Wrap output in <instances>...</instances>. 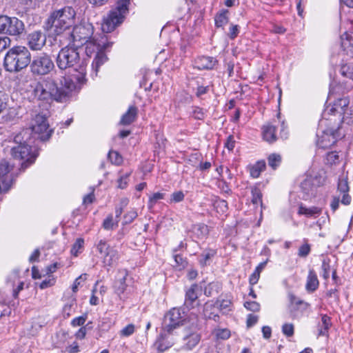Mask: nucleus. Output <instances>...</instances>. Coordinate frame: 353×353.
Wrapping results in <instances>:
<instances>
[{"label": "nucleus", "instance_id": "5fc2aeb1", "mask_svg": "<svg viewBox=\"0 0 353 353\" xmlns=\"http://www.w3.org/2000/svg\"><path fill=\"white\" fill-rule=\"evenodd\" d=\"M130 173L125 174L124 175H122L119 177V179L117 181L118 185L117 187L120 189H125L128 184V177L130 176Z\"/></svg>", "mask_w": 353, "mask_h": 353}, {"label": "nucleus", "instance_id": "5701e85b", "mask_svg": "<svg viewBox=\"0 0 353 353\" xmlns=\"http://www.w3.org/2000/svg\"><path fill=\"white\" fill-rule=\"evenodd\" d=\"M319 285V281L315 271L312 269L309 270L307 276L305 290L309 293L315 292Z\"/></svg>", "mask_w": 353, "mask_h": 353}, {"label": "nucleus", "instance_id": "bb28decb", "mask_svg": "<svg viewBox=\"0 0 353 353\" xmlns=\"http://www.w3.org/2000/svg\"><path fill=\"white\" fill-rule=\"evenodd\" d=\"M321 208L316 206L306 208L303 205H301L299 208L298 213L299 214L305 215L307 217H316L321 214Z\"/></svg>", "mask_w": 353, "mask_h": 353}, {"label": "nucleus", "instance_id": "4c0bfd02", "mask_svg": "<svg viewBox=\"0 0 353 353\" xmlns=\"http://www.w3.org/2000/svg\"><path fill=\"white\" fill-rule=\"evenodd\" d=\"M111 246L105 241L100 240L97 244V250L100 253L101 258L103 259V256L106 255V253L110 250Z\"/></svg>", "mask_w": 353, "mask_h": 353}, {"label": "nucleus", "instance_id": "f704fd0d", "mask_svg": "<svg viewBox=\"0 0 353 353\" xmlns=\"http://www.w3.org/2000/svg\"><path fill=\"white\" fill-rule=\"evenodd\" d=\"M84 245V240L81 238H79L72 245L70 252L74 256H77L79 253L82 252Z\"/></svg>", "mask_w": 353, "mask_h": 353}, {"label": "nucleus", "instance_id": "a19ab883", "mask_svg": "<svg viewBox=\"0 0 353 353\" xmlns=\"http://www.w3.org/2000/svg\"><path fill=\"white\" fill-rule=\"evenodd\" d=\"M340 72L344 77L353 81V65L349 64L343 65L340 69Z\"/></svg>", "mask_w": 353, "mask_h": 353}, {"label": "nucleus", "instance_id": "09e8293b", "mask_svg": "<svg viewBox=\"0 0 353 353\" xmlns=\"http://www.w3.org/2000/svg\"><path fill=\"white\" fill-rule=\"evenodd\" d=\"M214 251L203 252L200 256L199 263L201 265H205L208 263V261L214 256Z\"/></svg>", "mask_w": 353, "mask_h": 353}, {"label": "nucleus", "instance_id": "9b49d317", "mask_svg": "<svg viewBox=\"0 0 353 353\" xmlns=\"http://www.w3.org/2000/svg\"><path fill=\"white\" fill-rule=\"evenodd\" d=\"M25 30L22 21L17 17H10L6 15L0 16V33L11 36H19Z\"/></svg>", "mask_w": 353, "mask_h": 353}, {"label": "nucleus", "instance_id": "a211bd4d", "mask_svg": "<svg viewBox=\"0 0 353 353\" xmlns=\"http://www.w3.org/2000/svg\"><path fill=\"white\" fill-rule=\"evenodd\" d=\"M350 186L348 184L347 176H341L339 178L337 183V192L343 194L341 203L348 205L351 203V196L349 194Z\"/></svg>", "mask_w": 353, "mask_h": 353}, {"label": "nucleus", "instance_id": "7ed1b4c3", "mask_svg": "<svg viewBox=\"0 0 353 353\" xmlns=\"http://www.w3.org/2000/svg\"><path fill=\"white\" fill-rule=\"evenodd\" d=\"M30 59L31 54L26 46H16L6 52L3 66L8 72H19L30 64Z\"/></svg>", "mask_w": 353, "mask_h": 353}, {"label": "nucleus", "instance_id": "3c124183", "mask_svg": "<svg viewBox=\"0 0 353 353\" xmlns=\"http://www.w3.org/2000/svg\"><path fill=\"white\" fill-rule=\"evenodd\" d=\"M134 331H135V326H134V325L130 323V324H128L125 327H123L120 331V335L122 336L128 337V336H131L134 332Z\"/></svg>", "mask_w": 353, "mask_h": 353}, {"label": "nucleus", "instance_id": "8fccbe9b", "mask_svg": "<svg viewBox=\"0 0 353 353\" xmlns=\"http://www.w3.org/2000/svg\"><path fill=\"white\" fill-rule=\"evenodd\" d=\"M166 338V334H161V337L159 339L157 343H158V349L159 350L163 352L166 350L168 348L172 346V343L169 342L167 345L164 344V341Z\"/></svg>", "mask_w": 353, "mask_h": 353}, {"label": "nucleus", "instance_id": "393cba45", "mask_svg": "<svg viewBox=\"0 0 353 353\" xmlns=\"http://www.w3.org/2000/svg\"><path fill=\"white\" fill-rule=\"evenodd\" d=\"M137 114V108L134 105L130 106L127 112L121 117L120 124L123 125H128L131 124L136 120Z\"/></svg>", "mask_w": 353, "mask_h": 353}, {"label": "nucleus", "instance_id": "052dcab7", "mask_svg": "<svg viewBox=\"0 0 353 353\" xmlns=\"http://www.w3.org/2000/svg\"><path fill=\"white\" fill-rule=\"evenodd\" d=\"M87 279V274H83L77 278L72 285V290L74 292H76L78 290V287L80 285L81 281H85Z\"/></svg>", "mask_w": 353, "mask_h": 353}, {"label": "nucleus", "instance_id": "e433bc0d", "mask_svg": "<svg viewBox=\"0 0 353 353\" xmlns=\"http://www.w3.org/2000/svg\"><path fill=\"white\" fill-rule=\"evenodd\" d=\"M118 223L119 220L114 221L112 215L110 214L103 221V227L107 230H114L118 226Z\"/></svg>", "mask_w": 353, "mask_h": 353}, {"label": "nucleus", "instance_id": "f03ea898", "mask_svg": "<svg viewBox=\"0 0 353 353\" xmlns=\"http://www.w3.org/2000/svg\"><path fill=\"white\" fill-rule=\"evenodd\" d=\"M76 11L72 6H64L50 13L45 23L47 30L53 29L56 34H60L70 29L75 23Z\"/></svg>", "mask_w": 353, "mask_h": 353}, {"label": "nucleus", "instance_id": "f8f14e48", "mask_svg": "<svg viewBox=\"0 0 353 353\" xmlns=\"http://www.w3.org/2000/svg\"><path fill=\"white\" fill-rule=\"evenodd\" d=\"M32 132L37 134L38 139L41 141L48 140L52 133V130L50 129L47 118L42 114H37L34 118L32 125Z\"/></svg>", "mask_w": 353, "mask_h": 353}, {"label": "nucleus", "instance_id": "473e14b6", "mask_svg": "<svg viewBox=\"0 0 353 353\" xmlns=\"http://www.w3.org/2000/svg\"><path fill=\"white\" fill-rule=\"evenodd\" d=\"M265 168V162L258 161L250 169V174L253 178H258L262 171Z\"/></svg>", "mask_w": 353, "mask_h": 353}, {"label": "nucleus", "instance_id": "4d7b16f0", "mask_svg": "<svg viewBox=\"0 0 353 353\" xmlns=\"http://www.w3.org/2000/svg\"><path fill=\"white\" fill-rule=\"evenodd\" d=\"M87 319V314H84L78 317L74 318L71 321V325L73 327L82 326Z\"/></svg>", "mask_w": 353, "mask_h": 353}, {"label": "nucleus", "instance_id": "ddd939ff", "mask_svg": "<svg viewBox=\"0 0 353 353\" xmlns=\"http://www.w3.org/2000/svg\"><path fill=\"white\" fill-rule=\"evenodd\" d=\"M94 28L90 23H82L75 26L73 28L70 34L74 43H78L79 45H83L88 39L92 37Z\"/></svg>", "mask_w": 353, "mask_h": 353}, {"label": "nucleus", "instance_id": "f3484780", "mask_svg": "<svg viewBox=\"0 0 353 353\" xmlns=\"http://www.w3.org/2000/svg\"><path fill=\"white\" fill-rule=\"evenodd\" d=\"M201 340V336L199 333L196 332V327L191 329H185L183 341L184 347L186 350L193 349Z\"/></svg>", "mask_w": 353, "mask_h": 353}, {"label": "nucleus", "instance_id": "680f3d73", "mask_svg": "<svg viewBox=\"0 0 353 353\" xmlns=\"http://www.w3.org/2000/svg\"><path fill=\"white\" fill-rule=\"evenodd\" d=\"M239 33V26L238 25H232L230 28L228 37L231 39H235Z\"/></svg>", "mask_w": 353, "mask_h": 353}, {"label": "nucleus", "instance_id": "dca6fc26", "mask_svg": "<svg viewBox=\"0 0 353 353\" xmlns=\"http://www.w3.org/2000/svg\"><path fill=\"white\" fill-rule=\"evenodd\" d=\"M350 101L348 98L343 97L338 99L334 101L333 105L330 107H327L326 110L323 114V118H326L327 114H332L336 117L338 114V119L341 117V113L344 112L345 110L349 106Z\"/></svg>", "mask_w": 353, "mask_h": 353}, {"label": "nucleus", "instance_id": "2f4dec72", "mask_svg": "<svg viewBox=\"0 0 353 353\" xmlns=\"http://www.w3.org/2000/svg\"><path fill=\"white\" fill-rule=\"evenodd\" d=\"M221 290V285L218 283H209L204 290V294L207 296H212L217 294Z\"/></svg>", "mask_w": 353, "mask_h": 353}, {"label": "nucleus", "instance_id": "774afa93", "mask_svg": "<svg viewBox=\"0 0 353 353\" xmlns=\"http://www.w3.org/2000/svg\"><path fill=\"white\" fill-rule=\"evenodd\" d=\"M234 146L235 141L234 139V137L232 135H230L225 143V147L227 148L228 150L232 151Z\"/></svg>", "mask_w": 353, "mask_h": 353}, {"label": "nucleus", "instance_id": "69168bd1", "mask_svg": "<svg viewBox=\"0 0 353 353\" xmlns=\"http://www.w3.org/2000/svg\"><path fill=\"white\" fill-rule=\"evenodd\" d=\"M173 256L174 258V261H175L176 263L179 266H180L181 268L185 267L187 262L185 260L183 259V258L180 254H178L176 253H173Z\"/></svg>", "mask_w": 353, "mask_h": 353}, {"label": "nucleus", "instance_id": "cd10ccee", "mask_svg": "<svg viewBox=\"0 0 353 353\" xmlns=\"http://www.w3.org/2000/svg\"><path fill=\"white\" fill-rule=\"evenodd\" d=\"M203 315L206 319H213L215 321H218L219 316L215 313V307L212 303L207 302L204 305Z\"/></svg>", "mask_w": 353, "mask_h": 353}, {"label": "nucleus", "instance_id": "338daca9", "mask_svg": "<svg viewBox=\"0 0 353 353\" xmlns=\"http://www.w3.org/2000/svg\"><path fill=\"white\" fill-rule=\"evenodd\" d=\"M339 203H340V200H339V196H333L332 197L331 202H330V208L333 212H335L336 210H338V208L339 207Z\"/></svg>", "mask_w": 353, "mask_h": 353}, {"label": "nucleus", "instance_id": "864d4df0", "mask_svg": "<svg viewBox=\"0 0 353 353\" xmlns=\"http://www.w3.org/2000/svg\"><path fill=\"white\" fill-rule=\"evenodd\" d=\"M219 307L223 313H226L231 310L232 301L229 299H223L219 304Z\"/></svg>", "mask_w": 353, "mask_h": 353}, {"label": "nucleus", "instance_id": "0e129e2a", "mask_svg": "<svg viewBox=\"0 0 353 353\" xmlns=\"http://www.w3.org/2000/svg\"><path fill=\"white\" fill-rule=\"evenodd\" d=\"M7 103L6 95L3 92H0V114L6 108Z\"/></svg>", "mask_w": 353, "mask_h": 353}, {"label": "nucleus", "instance_id": "9d476101", "mask_svg": "<svg viewBox=\"0 0 353 353\" xmlns=\"http://www.w3.org/2000/svg\"><path fill=\"white\" fill-rule=\"evenodd\" d=\"M186 319V314L183 310L174 307L169 310L164 316L163 331L171 334L172 332L183 325Z\"/></svg>", "mask_w": 353, "mask_h": 353}, {"label": "nucleus", "instance_id": "58836bf2", "mask_svg": "<svg viewBox=\"0 0 353 353\" xmlns=\"http://www.w3.org/2000/svg\"><path fill=\"white\" fill-rule=\"evenodd\" d=\"M108 157L112 164L119 165L123 162V158L117 151L110 150L108 152Z\"/></svg>", "mask_w": 353, "mask_h": 353}, {"label": "nucleus", "instance_id": "aec40b11", "mask_svg": "<svg viewBox=\"0 0 353 353\" xmlns=\"http://www.w3.org/2000/svg\"><path fill=\"white\" fill-rule=\"evenodd\" d=\"M216 58L209 56H199L194 62V67L199 70H212L217 64Z\"/></svg>", "mask_w": 353, "mask_h": 353}, {"label": "nucleus", "instance_id": "72a5a7b5", "mask_svg": "<svg viewBox=\"0 0 353 353\" xmlns=\"http://www.w3.org/2000/svg\"><path fill=\"white\" fill-rule=\"evenodd\" d=\"M339 120L348 125L353 123V108L348 106L344 112L341 113V117Z\"/></svg>", "mask_w": 353, "mask_h": 353}, {"label": "nucleus", "instance_id": "39448f33", "mask_svg": "<svg viewBox=\"0 0 353 353\" xmlns=\"http://www.w3.org/2000/svg\"><path fill=\"white\" fill-rule=\"evenodd\" d=\"M107 39L105 36L100 37V39L92 37L83 43L85 45V52L88 57L96 52V57L92 63V75L97 76L99 68L108 59L103 50L110 47V44L106 42Z\"/></svg>", "mask_w": 353, "mask_h": 353}, {"label": "nucleus", "instance_id": "13d9d810", "mask_svg": "<svg viewBox=\"0 0 353 353\" xmlns=\"http://www.w3.org/2000/svg\"><path fill=\"white\" fill-rule=\"evenodd\" d=\"M11 40L9 37H0V52H2L10 46Z\"/></svg>", "mask_w": 353, "mask_h": 353}, {"label": "nucleus", "instance_id": "ea45409f", "mask_svg": "<svg viewBox=\"0 0 353 353\" xmlns=\"http://www.w3.org/2000/svg\"><path fill=\"white\" fill-rule=\"evenodd\" d=\"M281 162V157L277 154H272L268 157V165L276 170Z\"/></svg>", "mask_w": 353, "mask_h": 353}, {"label": "nucleus", "instance_id": "79ce46f5", "mask_svg": "<svg viewBox=\"0 0 353 353\" xmlns=\"http://www.w3.org/2000/svg\"><path fill=\"white\" fill-rule=\"evenodd\" d=\"M329 259H324L322 261L321 269L323 270V277L324 279L327 280L330 277V273L331 271V265L330 264Z\"/></svg>", "mask_w": 353, "mask_h": 353}, {"label": "nucleus", "instance_id": "b1692460", "mask_svg": "<svg viewBox=\"0 0 353 353\" xmlns=\"http://www.w3.org/2000/svg\"><path fill=\"white\" fill-rule=\"evenodd\" d=\"M119 259V254L118 251L114 248L111 247L106 255L103 256V263L105 266L113 267L116 265Z\"/></svg>", "mask_w": 353, "mask_h": 353}, {"label": "nucleus", "instance_id": "0eeeda50", "mask_svg": "<svg viewBox=\"0 0 353 353\" xmlns=\"http://www.w3.org/2000/svg\"><path fill=\"white\" fill-rule=\"evenodd\" d=\"M21 137V134L15 136L14 142L19 145L12 148V155L14 159L25 160L21 164V167L23 168L34 161L38 156V152L35 149L33 150L26 141L22 143Z\"/></svg>", "mask_w": 353, "mask_h": 353}, {"label": "nucleus", "instance_id": "6e6d98bb", "mask_svg": "<svg viewBox=\"0 0 353 353\" xmlns=\"http://www.w3.org/2000/svg\"><path fill=\"white\" fill-rule=\"evenodd\" d=\"M216 336L218 339H228L230 336V332L228 329H218L216 330Z\"/></svg>", "mask_w": 353, "mask_h": 353}, {"label": "nucleus", "instance_id": "c85d7f7f", "mask_svg": "<svg viewBox=\"0 0 353 353\" xmlns=\"http://www.w3.org/2000/svg\"><path fill=\"white\" fill-rule=\"evenodd\" d=\"M228 10H223L219 13L216 14L214 18L216 28H222L228 23Z\"/></svg>", "mask_w": 353, "mask_h": 353}, {"label": "nucleus", "instance_id": "37998d69", "mask_svg": "<svg viewBox=\"0 0 353 353\" xmlns=\"http://www.w3.org/2000/svg\"><path fill=\"white\" fill-rule=\"evenodd\" d=\"M312 179L316 188L323 186L326 181V176L324 173H317L314 176H312Z\"/></svg>", "mask_w": 353, "mask_h": 353}, {"label": "nucleus", "instance_id": "4468645a", "mask_svg": "<svg viewBox=\"0 0 353 353\" xmlns=\"http://www.w3.org/2000/svg\"><path fill=\"white\" fill-rule=\"evenodd\" d=\"M26 43L31 50L39 51L46 43V36L41 30L32 32L27 34Z\"/></svg>", "mask_w": 353, "mask_h": 353}, {"label": "nucleus", "instance_id": "412c9836", "mask_svg": "<svg viewBox=\"0 0 353 353\" xmlns=\"http://www.w3.org/2000/svg\"><path fill=\"white\" fill-rule=\"evenodd\" d=\"M119 276L116 279L114 283V289L116 294L121 296L124 293L127 288V284L125 283L126 277L128 275L126 270H121L119 271Z\"/></svg>", "mask_w": 353, "mask_h": 353}, {"label": "nucleus", "instance_id": "1a4fd4ad", "mask_svg": "<svg viewBox=\"0 0 353 353\" xmlns=\"http://www.w3.org/2000/svg\"><path fill=\"white\" fill-rule=\"evenodd\" d=\"M29 65L31 72L37 76L46 75L54 68L50 56L44 52L34 56Z\"/></svg>", "mask_w": 353, "mask_h": 353}, {"label": "nucleus", "instance_id": "4be33fe9", "mask_svg": "<svg viewBox=\"0 0 353 353\" xmlns=\"http://www.w3.org/2000/svg\"><path fill=\"white\" fill-rule=\"evenodd\" d=\"M276 126L272 123L264 125L262 128L263 139L268 143H273L276 141Z\"/></svg>", "mask_w": 353, "mask_h": 353}, {"label": "nucleus", "instance_id": "6ab92c4d", "mask_svg": "<svg viewBox=\"0 0 353 353\" xmlns=\"http://www.w3.org/2000/svg\"><path fill=\"white\" fill-rule=\"evenodd\" d=\"M302 199L307 200L316 194V188L314 184L312 176H307L300 185Z\"/></svg>", "mask_w": 353, "mask_h": 353}, {"label": "nucleus", "instance_id": "bf43d9fd", "mask_svg": "<svg viewBox=\"0 0 353 353\" xmlns=\"http://www.w3.org/2000/svg\"><path fill=\"white\" fill-rule=\"evenodd\" d=\"M244 306L252 312H258L260 310V305L256 301H247L244 303Z\"/></svg>", "mask_w": 353, "mask_h": 353}, {"label": "nucleus", "instance_id": "a18cd8bd", "mask_svg": "<svg viewBox=\"0 0 353 353\" xmlns=\"http://www.w3.org/2000/svg\"><path fill=\"white\" fill-rule=\"evenodd\" d=\"M165 194L161 192H156L153 194L149 199L148 206L150 208H152L159 200L163 199Z\"/></svg>", "mask_w": 353, "mask_h": 353}, {"label": "nucleus", "instance_id": "de8ad7c7", "mask_svg": "<svg viewBox=\"0 0 353 353\" xmlns=\"http://www.w3.org/2000/svg\"><path fill=\"white\" fill-rule=\"evenodd\" d=\"M282 332L288 337L292 336L294 332V325L292 323L283 324L282 326Z\"/></svg>", "mask_w": 353, "mask_h": 353}, {"label": "nucleus", "instance_id": "7c9ffc66", "mask_svg": "<svg viewBox=\"0 0 353 353\" xmlns=\"http://www.w3.org/2000/svg\"><path fill=\"white\" fill-rule=\"evenodd\" d=\"M341 47L348 50L353 47V32H345L341 36Z\"/></svg>", "mask_w": 353, "mask_h": 353}, {"label": "nucleus", "instance_id": "a878e982", "mask_svg": "<svg viewBox=\"0 0 353 353\" xmlns=\"http://www.w3.org/2000/svg\"><path fill=\"white\" fill-rule=\"evenodd\" d=\"M199 287L197 284H192L186 291L185 303L188 307H193L194 302L198 299L197 292Z\"/></svg>", "mask_w": 353, "mask_h": 353}, {"label": "nucleus", "instance_id": "c9c22d12", "mask_svg": "<svg viewBox=\"0 0 353 353\" xmlns=\"http://www.w3.org/2000/svg\"><path fill=\"white\" fill-rule=\"evenodd\" d=\"M252 202L254 205H263L262 203V193L258 187H254L252 188Z\"/></svg>", "mask_w": 353, "mask_h": 353}, {"label": "nucleus", "instance_id": "603ef678", "mask_svg": "<svg viewBox=\"0 0 353 353\" xmlns=\"http://www.w3.org/2000/svg\"><path fill=\"white\" fill-rule=\"evenodd\" d=\"M185 194L182 191L174 192L170 196V203H179L184 199Z\"/></svg>", "mask_w": 353, "mask_h": 353}, {"label": "nucleus", "instance_id": "f257e3e1", "mask_svg": "<svg viewBox=\"0 0 353 353\" xmlns=\"http://www.w3.org/2000/svg\"><path fill=\"white\" fill-rule=\"evenodd\" d=\"M74 88V83L69 78L63 77V83L61 81V86H59L55 79L47 77L37 82L32 94L34 99L47 103L54 101L63 103L68 100Z\"/></svg>", "mask_w": 353, "mask_h": 353}, {"label": "nucleus", "instance_id": "423d86ee", "mask_svg": "<svg viewBox=\"0 0 353 353\" xmlns=\"http://www.w3.org/2000/svg\"><path fill=\"white\" fill-rule=\"evenodd\" d=\"M130 0H118L115 8L110 11L102 23V30L104 32H111L121 24L128 12Z\"/></svg>", "mask_w": 353, "mask_h": 353}, {"label": "nucleus", "instance_id": "c756f323", "mask_svg": "<svg viewBox=\"0 0 353 353\" xmlns=\"http://www.w3.org/2000/svg\"><path fill=\"white\" fill-rule=\"evenodd\" d=\"M325 163L330 166L339 165L341 161L340 156L336 151L327 152L325 157Z\"/></svg>", "mask_w": 353, "mask_h": 353}, {"label": "nucleus", "instance_id": "49530a36", "mask_svg": "<svg viewBox=\"0 0 353 353\" xmlns=\"http://www.w3.org/2000/svg\"><path fill=\"white\" fill-rule=\"evenodd\" d=\"M310 251H311L310 245L308 244L307 243H305L303 244L301 246H300V248H299L298 255L300 257L305 258L308 256Z\"/></svg>", "mask_w": 353, "mask_h": 353}, {"label": "nucleus", "instance_id": "20e7f679", "mask_svg": "<svg viewBox=\"0 0 353 353\" xmlns=\"http://www.w3.org/2000/svg\"><path fill=\"white\" fill-rule=\"evenodd\" d=\"M332 118H323L319 123L316 132V145L327 148L334 145L343 135L340 132L339 123H332Z\"/></svg>", "mask_w": 353, "mask_h": 353}, {"label": "nucleus", "instance_id": "2eb2a0df", "mask_svg": "<svg viewBox=\"0 0 353 353\" xmlns=\"http://www.w3.org/2000/svg\"><path fill=\"white\" fill-rule=\"evenodd\" d=\"M12 166L6 161L0 163V192L7 191L11 187L13 183V176L10 173Z\"/></svg>", "mask_w": 353, "mask_h": 353}, {"label": "nucleus", "instance_id": "6e6552de", "mask_svg": "<svg viewBox=\"0 0 353 353\" xmlns=\"http://www.w3.org/2000/svg\"><path fill=\"white\" fill-rule=\"evenodd\" d=\"M79 49L74 46H67L59 51L56 62L57 67L61 70L72 68L80 62Z\"/></svg>", "mask_w": 353, "mask_h": 353}, {"label": "nucleus", "instance_id": "c03bdc74", "mask_svg": "<svg viewBox=\"0 0 353 353\" xmlns=\"http://www.w3.org/2000/svg\"><path fill=\"white\" fill-rule=\"evenodd\" d=\"M137 216L138 214L136 210H130L123 216V224L127 225L131 223Z\"/></svg>", "mask_w": 353, "mask_h": 353}, {"label": "nucleus", "instance_id": "e2e57ef3", "mask_svg": "<svg viewBox=\"0 0 353 353\" xmlns=\"http://www.w3.org/2000/svg\"><path fill=\"white\" fill-rule=\"evenodd\" d=\"M191 115L196 119L201 120L204 118V113L202 109L196 107L192 110Z\"/></svg>", "mask_w": 353, "mask_h": 353}]
</instances>
